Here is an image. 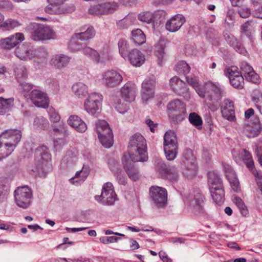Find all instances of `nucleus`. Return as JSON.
I'll return each instance as SVG.
<instances>
[{"mask_svg": "<svg viewBox=\"0 0 262 262\" xmlns=\"http://www.w3.org/2000/svg\"><path fill=\"white\" fill-rule=\"evenodd\" d=\"M10 184L8 181H0V203L7 200L10 192Z\"/></svg>", "mask_w": 262, "mask_h": 262, "instance_id": "40", "label": "nucleus"}, {"mask_svg": "<svg viewBox=\"0 0 262 262\" xmlns=\"http://www.w3.org/2000/svg\"><path fill=\"white\" fill-rule=\"evenodd\" d=\"M252 100L254 102L257 108L262 114V92L259 90H255L252 95Z\"/></svg>", "mask_w": 262, "mask_h": 262, "instance_id": "46", "label": "nucleus"}, {"mask_svg": "<svg viewBox=\"0 0 262 262\" xmlns=\"http://www.w3.org/2000/svg\"><path fill=\"white\" fill-rule=\"evenodd\" d=\"M21 25V24L17 20L8 19L0 24V28L3 31H9Z\"/></svg>", "mask_w": 262, "mask_h": 262, "instance_id": "47", "label": "nucleus"}, {"mask_svg": "<svg viewBox=\"0 0 262 262\" xmlns=\"http://www.w3.org/2000/svg\"><path fill=\"white\" fill-rule=\"evenodd\" d=\"M83 54L95 61L97 63L100 61V56L98 52L92 48L86 47V45L82 50Z\"/></svg>", "mask_w": 262, "mask_h": 262, "instance_id": "43", "label": "nucleus"}, {"mask_svg": "<svg viewBox=\"0 0 262 262\" xmlns=\"http://www.w3.org/2000/svg\"><path fill=\"white\" fill-rule=\"evenodd\" d=\"M77 161V159H74V158L65 155L61 160L60 168L62 169H67L74 165H75Z\"/></svg>", "mask_w": 262, "mask_h": 262, "instance_id": "51", "label": "nucleus"}, {"mask_svg": "<svg viewBox=\"0 0 262 262\" xmlns=\"http://www.w3.org/2000/svg\"><path fill=\"white\" fill-rule=\"evenodd\" d=\"M232 154L234 160L237 164H241L244 163L256 178L262 180V173L256 169L252 155L248 150L246 149L238 150L234 149L232 151Z\"/></svg>", "mask_w": 262, "mask_h": 262, "instance_id": "5", "label": "nucleus"}, {"mask_svg": "<svg viewBox=\"0 0 262 262\" xmlns=\"http://www.w3.org/2000/svg\"><path fill=\"white\" fill-rule=\"evenodd\" d=\"M221 113L223 117L229 121L235 122L236 117L234 102L228 99H224L221 105Z\"/></svg>", "mask_w": 262, "mask_h": 262, "instance_id": "23", "label": "nucleus"}, {"mask_svg": "<svg viewBox=\"0 0 262 262\" xmlns=\"http://www.w3.org/2000/svg\"><path fill=\"white\" fill-rule=\"evenodd\" d=\"M190 70L189 66L185 61H180L177 64L176 71L180 74H187Z\"/></svg>", "mask_w": 262, "mask_h": 262, "instance_id": "55", "label": "nucleus"}, {"mask_svg": "<svg viewBox=\"0 0 262 262\" xmlns=\"http://www.w3.org/2000/svg\"><path fill=\"white\" fill-rule=\"evenodd\" d=\"M137 91L136 85L128 82L120 90L121 97L127 102H132L135 99Z\"/></svg>", "mask_w": 262, "mask_h": 262, "instance_id": "26", "label": "nucleus"}, {"mask_svg": "<svg viewBox=\"0 0 262 262\" xmlns=\"http://www.w3.org/2000/svg\"><path fill=\"white\" fill-rule=\"evenodd\" d=\"M243 132L248 138L256 137L262 132V124L257 116H254L249 124L245 125Z\"/></svg>", "mask_w": 262, "mask_h": 262, "instance_id": "20", "label": "nucleus"}, {"mask_svg": "<svg viewBox=\"0 0 262 262\" xmlns=\"http://www.w3.org/2000/svg\"><path fill=\"white\" fill-rule=\"evenodd\" d=\"M49 119L51 121L58 122L60 119L59 114L53 108H49L48 111Z\"/></svg>", "mask_w": 262, "mask_h": 262, "instance_id": "62", "label": "nucleus"}, {"mask_svg": "<svg viewBox=\"0 0 262 262\" xmlns=\"http://www.w3.org/2000/svg\"><path fill=\"white\" fill-rule=\"evenodd\" d=\"M225 72L229 79L230 83L233 88L238 90L244 88V78L237 67L231 66L227 69Z\"/></svg>", "mask_w": 262, "mask_h": 262, "instance_id": "17", "label": "nucleus"}, {"mask_svg": "<svg viewBox=\"0 0 262 262\" xmlns=\"http://www.w3.org/2000/svg\"><path fill=\"white\" fill-rule=\"evenodd\" d=\"M222 166L227 180H238L237 174L231 165L225 162H222Z\"/></svg>", "mask_w": 262, "mask_h": 262, "instance_id": "36", "label": "nucleus"}, {"mask_svg": "<svg viewBox=\"0 0 262 262\" xmlns=\"http://www.w3.org/2000/svg\"><path fill=\"white\" fill-rule=\"evenodd\" d=\"M21 138V131L15 129H7L0 134V139L14 149L17 147Z\"/></svg>", "mask_w": 262, "mask_h": 262, "instance_id": "18", "label": "nucleus"}, {"mask_svg": "<svg viewBox=\"0 0 262 262\" xmlns=\"http://www.w3.org/2000/svg\"><path fill=\"white\" fill-rule=\"evenodd\" d=\"M155 54L158 58V62L160 66H162V60L164 56V48L162 46H158L155 51Z\"/></svg>", "mask_w": 262, "mask_h": 262, "instance_id": "60", "label": "nucleus"}, {"mask_svg": "<svg viewBox=\"0 0 262 262\" xmlns=\"http://www.w3.org/2000/svg\"><path fill=\"white\" fill-rule=\"evenodd\" d=\"M16 205L23 209L29 208L33 200L32 189L27 185L17 187L13 193Z\"/></svg>", "mask_w": 262, "mask_h": 262, "instance_id": "9", "label": "nucleus"}, {"mask_svg": "<svg viewBox=\"0 0 262 262\" xmlns=\"http://www.w3.org/2000/svg\"><path fill=\"white\" fill-rule=\"evenodd\" d=\"M103 96L98 93H91L84 103L85 110L90 114L94 115L101 108Z\"/></svg>", "mask_w": 262, "mask_h": 262, "instance_id": "16", "label": "nucleus"}, {"mask_svg": "<svg viewBox=\"0 0 262 262\" xmlns=\"http://www.w3.org/2000/svg\"><path fill=\"white\" fill-rule=\"evenodd\" d=\"M171 90L178 95L187 97L189 95L187 84L178 76H174L169 81Z\"/></svg>", "mask_w": 262, "mask_h": 262, "instance_id": "22", "label": "nucleus"}, {"mask_svg": "<svg viewBox=\"0 0 262 262\" xmlns=\"http://www.w3.org/2000/svg\"><path fill=\"white\" fill-rule=\"evenodd\" d=\"M128 152L130 159L124 155L122 158L123 168L129 178L132 180H138L141 175L138 169L132 162H145L148 160L147 145L145 138L140 134L133 135L129 142Z\"/></svg>", "mask_w": 262, "mask_h": 262, "instance_id": "1", "label": "nucleus"}, {"mask_svg": "<svg viewBox=\"0 0 262 262\" xmlns=\"http://www.w3.org/2000/svg\"><path fill=\"white\" fill-rule=\"evenodd\" d=\"M27 29L28 30H32L31 37L34 41L49 40L53 38L55 35L54 30L46 25L31 23Z\"/></svg>", "mask_w": 262, "mask_h": 262, "instance_id": "7", "label": "nucleus"}, {"mask_svg": "<svg viewBox=\"0 0 262 262\" xmlns=\"http://www.w3.org/2000/svg\"><path fill=\"white\" fill-rule=\"evenodd\" d=\"M72 92L74 95L79 98L85 97L88 94V88L87 85L82 82L76 83L72 87Z\"/></svg>", "mask_w": 262, "mask_h": 262, "instance_id": "35", "label": "nucleus"}, {"mask_svg": "<svg viewBox=\"0 0 262 262\" xmlns=\"http://www.w3.org/2000/svg\"><path fill=\"white\" fill-rule=\"evenodd\" d=\"M35 168L31 169L35 178H45L47 173L52 170L51 155L49 148L41 145L35 149L34 152Z\"/></svg>", "mask_w": 262, "mask_h": 262, "instance_id": "3", "label": "nucleus"}, {"mask_svg": "<svg viewBox=\"0 0 262 262\" xmlns=\"http://www.w3.org/2000/svg\"><path fill=\"white\" fill-rule=\"evenodd\" d=\"M138 19L148 24L153 23L152 13L149 11H144L140 13L137 16Z\"/></svg>", "mask_w": 262, "mask_h": 262, "instance_id": "53", "label": "nucleus"}, {"mask_svg": "<svg viewBox=\"0 0 262 262\" xmlns=\"http://www.w3.org/2000/svg\"><path fill=\"white\" fill-rule=\"evenodd\" d=\"M19 83V89L24 92L28 93L33 89V85L32 84L26 82L25 80L18 81Z\"/></svg>", "mask_w": 262, "mask_h": 262, "instance_id": "63", "label": "nucleus"}, {"mask_svg": "<svg viewBox=\"0 0 262 262\" xmlns=\"http://www.w3.org/2000/svg\"><path fill=\"white\" fill-rule=\"evenodd\" d=\"M118 46L120 54L124 59H126V56L129 52V46L127 41L124 38H121L119 40Z\"/></svg>", "mask_w": 262, "mask_h": 262, "instance_id": "44", "label": "nucleus"}, {"mask_svg": "<svg viewBox=\"0 0 262 262\" xmlns=\"http://www.w3.org/2000/svg\"><path fill=\"white\" fill-rule=\"evenodd\" d=\"M132 39L137 45H142L146 41V36L143 32L140 29L132 31Z\"/></svg>", "mask_w": 262, "mask_h": 262, "instance_id": "42", "label": "nucleus"}, {"mask_svg": "<svg viewBox=\"0 0 262 262\" xmlns=\"http://www.w3.org/2000/svg\"><path fill=\"white\" fill-rule=\"evenodd\" d=\"M188 83L192 86L200 97L205 99V102L211 111H216L220 106L222 90L219 83L208 82L200 84L196 77L187 76Z\"/></svg>", "mask_w": 262, "mask_h": 262, "instance_id": "2", "label": "nucleus"}, {"mask_svg": "<svg viewBox=\"0 0 262 262\" xmlns=\"http://www.w3.org/2000/svg\"><path fill=\"white\" fill-rule=\"evenodd\" d=\"M108 165L110 170L114 173H119L121 170L118 168V163L114 159L108 160Z\"/></svg>", "mask_w": 262, "mask_h": 262, "instance_id": "61", "label": "nucleus"}, {"mask_svg": "<svg viewBox=\"0 0 262 262\" xmlns=\"http://www.w3.org/2000/svg\"><path fill=\"white\" fill-rule=\"evenodd\" d=\"M242 74L249 81L257 83L259 81V76L254 71L253 68L247 62L242 61L241 63Z\"/></svg>", "mask_w": 262, "mask_h": 262, "instance_id": "27", "label": "nucleus"}, {"mask_svg": "<svg viewBox=\"0 0 262 262\" xmlns=\"http://www.w3.org/2000/svg\"><path fill=\"white\" fill-rule=\"evenodd\" d=\"M15 53L21 60H27L35 57L34 51L28 45H23L17 48Z\"/></svg>", "mask_w": 262, "mask_h": 262, "instance_id": "30", "label": "nucleus"}, {"mask_svg": "<svg viewBox=\"0 0 262 262\" xmlns=\"http://www.w3.org/2000/svg\"><path fill=\"white\" fill-rule=\"evenodd\" d=\"M110 194L115 195L116 193L114 190L113 184L111 182H107L103 186L101 195H95V199L99 203L102 200L108 198Z\"/></svg>", "mask_w": 262, "mask_h": 262, "instance_id": "34", "label": "nucleus"}, {"mask_svg": "<svg viewBox=\"0 0 262 262\" xmlns=\"http://www.w3.org/2000/svg\"><path fill=\"white\" fill-rule=\"evenodd\" d=\"M96 129L101 144L106 148L111 147L114 142V136L108 123L105 120H99L96 123Z\"/></svg>", "mask_w": 262, "mask_h": 262, "instance_id": "10", "label": "nucleus"}, {"mask_svg": "<svg viewBox=\"0 0 262 262\" xmlns=\"http://www.w3.org/2000/svg\"><path fill=\"white\" fill-rule=\"evenodd\" d=\"M9 38L11 40L10 42L14 48L25 39L24 35L21 33H17L15 35L9 37Z\"/></svg>", "mask_w": 262, "mask_h": 262, "instance_id": "57", "label": "nucleus"}, {"mask_svg": "<svg viewBox=\"0 0 262 262\" xmlns=\"http://www.w3.org/2000/svg\"><path fill=\"white\" fill-rule=\"evenodd\" d=\"M185 21V18L183 15L177 14L166 21L165 28L170 32H175L181 28Z\"/></svg>", "mask_w": 262, "mask_h": 262, "instance_id": "25", "label": "nucleus"}, {"mask_svg": "<svg viewBox=\"0 0 262 262\" xmlns=\"http://www.w3.org/2000/svg\"><path fill=\"white\" fill-rule=\"evenodd\" d=\"M164 151L166 159L173 160L178 155V143L175 133L172 130L166 132L164 136Z\"/></svg>", "mask_w": 262, "mask_h": 262, "instance_id": "8", "label": "nucleus"}, {"mask_svg": "<svg viewBox=\"0 0 262 262\" xmlns=\"http://www.w3.org/2000/svg\"><path fill=\"white\" fill-rule=\"evenodd\" d=\"M155 170L160 178L168 180L178 179V170L174 166L167 165L161 160H157L155 161Z\"/></svg>", "mask_w": 262, "mask_h": 262, "instance_id": "14", "label": "nucleus"}, {"mask_svg": "<svg viewBox=\"0 0 262 262\" xmlns=\"http://www.w3.org/2000/svg\"><path fill=\"white\" fill-rule=\"evenodd\" d=\"M189 121L197 129H200L202 128V119L196 113H191L189 114Z\"/></svg>", "mask_w": 262, "mask_h": 262, "instance_id": "50", "label": "nucleus"}, {"mask_svg": "<svg viewBox=\"0 0 262 262\" xmlns=\"http://www.w3.org/2000/svg\"><path fill=\"white\" fill-rule=\"evenodd\" d=\"M156 79L154 76L147 77L142 83L141 96L144 101L152 98L155 94Z\"/></svg>", "mask_w": 262, "mask_h": 262, "instance_id": "21", "label": "nucleus"}, {"mask_svg": "<svg viewBox=\"0 0 262 262\" xmlns=\"http://www.w3.org/2000/svg\"><path fill=\"white\" fill-rule=\"evenodd\" d=\"M224 36L227 43L237 52L244 55H246L247 52L246 49L235 36L228 32L224 33Z\"/></svg>", "mask_w": 262, "mask_h": 262, "instance_id": "29", "label": "nucleus"}, {"mask_svg": "<svg viewBox=\"0 0 262 262\" xmlns=\"http://www.w3.org/2000/svg\"><path fill=\"white\" fill-rule=\"evenodd\" d=\"M90 171V166L84 164L81 170L77 171L75 176L72 177L69 180H74L75 178L79 179V180H85L89 176Z\"/></svg>", "mask_w": 262, "mask_h": 262, "instance_id": "48", "label": "nucleus"}, {"mask_svg": "<svg viewBox=\"0 0 262 262\" xmlns=\"http://www.w3.org/2000/svg\"><path fill=\"white\" fill-rule=\"evenodd\" d=\"M11 40L9 37L2 39L0 40V47L1 48L10 50L13 48V45L11 43Z\"/></svg>", "mask_w": 262, "mask_h": 262, "instance_id": "64", "label": "nucleus"}, {"mask_svg": "<svg viewBox=\"0 0 262 262\" xmlns=\"http://www.w3.org/2000/svg\"><path fill=\"white\" fill-rule=\"evenodd\" d=\"M49 88L53 91L54 93H57L59 90V82L56 79L50 78L47 80Z\"/></svg>", "mask_w": 262, "mask_h": 262, "instance_id": "59", "label": "nucleus"}, {"mask_svg": "<svg viewBox=\"0 0 262 262\" xmlns=\"http://www.w3.org/2000/svg\"><path fill=\"white\" fill-rule=\"evenodd\" d=\"M80 39L74 34L72 36L68 45V48L72 52H77L83 50L85 43L80 42Z\"/></svg>", "mask_w": 262, "mask_h": 262, "instance_id": "37", "label": "nucleus"}, {"mask_svg": "<svg viewBox=\"0 0 262 262\" xmlns=\"http://www.w3.org/2000/svg\"><path fill=\"white\" fill-rule=\"evenodd\" d=\"M14 73L17 82L25 80L28 77V71L24 65L16 66L14 69Z\"/></svg>", "mask_w": 262, "mask_h": 262, "instance_id": "38", "label": "nucleus"}, {"mask_svg": "<svg viewBox=\"0 0 262 262\" xmlns=\"http://www.w3.org/2000/svg\"><path fill=\"white\" fill-rule=\"evenodd\" d=\"M14 150V148L0 139V161L9 157Z\"/></svg>", "mask_w": 262, "mask_h": 262, "instance_id": "41", "label": "nucleus"}, {"mask_svg": "<svg viewBox=\"0 0 262 262\" xmlns=\"http://www.w3.org/2000/svg\"><path fill=\"white\" fill-rule=\"evenodd\" d=\"M149 195L152 203L157 208H164L167 206V192L165 188L152 186L149 188Z\"/></svg>", "mask_w": 262, "mask_h": 262, "instance_id": "12", "label": "nucleus"}, {"mask_svg": "<svg viewBox=\"0 0 262 262\" xmlns=\"http://www.w3.org/2000/svg\"><path fill=\"white\" fill-rule=\"evenodd\" d=\"M67 0H48L50 3V5L47 6L45 10L46 12L52 14L55 13V10L53 9V7L55 6H59L63 4Z\"/></svg>", "mask_w": 262, "mask_h": 262, "instance_id": "54", "label": "nucleus"}, {"mask_svg": "<svg viewBox=\"0 0 262 262\" xmlns=\"http://www.w3.org/2000/svg\"><path fill=\"white\" fill-rule=\"evenodd\" d=\"M14 99H5L0 97V115H4L7 113L13 105Z\"/></svg>", "mask_w": 262, "mask_h": 262, "instance_id": "39", "label": "nucleus"}, {"mask_svg": "<svg viewBox=\"0 0 262 262\" xmlns=\"http://www.w3.org/2000/svg\"><path fill=\"white\" fill-rule=\"evenodd\" d=\"M30 98L31 102L37 107H48V98L45 93L38 90H33L30 94Z\"/></svg>", "mask_w": 262, "mask_h": 262, "instance_id": "24", "label": "nucleus"}, {"mask_svg": "<svg viewBox=\"0 0 262 262\" xmlns=\"http://www.w3.org/2000/svg\"><path fill=\"white\" fill-rule=\"evenodd\" d=\"M71 57L64 54H57L53 56L50 60V63L56 69H61L68 66Z\"/></svg>", "mask_w": 262, "mask_h": 262, "instance_id": "32", "label": "nucleus"}, {"mask_svg": "<svg viewBox=\"0 0 262 262\" xmlns=\"http://www.w3.org/2000/svg\"><path fill=\"white\" fill-rule=\"evenodd\" d=\"M167 114L171 122L179 124L187 116L185 104L178 99L170 101L167 105Z\"/></svg>", "mask_w": 262, "mask_h": 262, "instance_id": "4", "label": "nucleus"}, {"mask_svg": "<svg viewBox=\"0 0 262 262\" xmlns=\"http://www.w3.org/2000/svg\"><path fill=\"white\" fill-rule=\"evenodd\" d=\"M206 198L199 188H195L193 194L186 197L185 203L188 205L195 215L205 213L204 205Z\"/></svg>", "mask_w": 262, "mask_h": 262, "instance_id": "6", "label": "nucleus"}, {"mask_svg": "<svg viewBox=\"0 0 262 262\" xmlns=\"http://www.w3.org/2000/svg\"><path fill=\"white\" fill-rule=\"evenodd\" d=\"M122 80V76L116 70H107L102 74V83L107 88L117 86L121 84Z\"/></svg>", "mask_w": 262, "mask_h": 262, "instance_id": "19", "label": "nucleus"}, {"mask_svg": "<svg viewBox=\"0 0 262 262\" xmlns=\"http://www.w3.org/2000/svg\"><path fill=\"white\" fill-rule=\"evenodd\" d=\"M182 161L185 167L183 171L184 176L188 179H193L196 174L198 168L196 158L192 149L186 148L184 150Z\"/></svg>", "mask_w": 262, "mask_h": 262, "instance_id": "11", "label": "nucleus"}, {"mask_svg": "<svg viewBox=\"0 0 262 262\" xmlns=\"http://www.w3.org/2000/svg\"><path fill=\"white\" fill-rule=\"evenodd\" d=\"M210 193H216L220 190H224L222 181H210L208 183Z\"/></svg>", "mask_w": 262, "mask_h": 262, "instance_id": "56", "label": "nucleus"}, {"mask_svg": "<svg viewBox=\"0 0 262 262\" xmlns=\"http://www.w3.org/2000/svg\"><path fill=\"white\" fill-rule=\"evenodd\" d=\"M155 170L160 178L168 180L178 179V170L174 166L167 165L161 160H157L155 161Z\"/></svg>", "mask_w": 262, "mask_h": 262, "instance_id": "13", "label": "nucleus"}, {"mask_svg": "<svg viewBox=\"0 0 262 262\" xmlns=\"http://www.w3.org/2000/svg\"><path fill=\"white\" fill-rule=\"evenodd\" d=\"M212 198L216 204L221 205L224 201V190H220L216 193H211Z\"/></svg>", "mask_w": 262, "mask_h": 262, "instance_id": "58", "label": "nucleus"}, {"mask_svg": "<svg viewBox=\"0 0 262 262\" xmlns=\"http://www.w3.org/2000/svg\"><path fill=\"white\" fill-rule=\"evenodd\" d=\"M35 57L39 61L38 62H43L46 61L48 57V52L44 47H39L34 51Z\"/></svg>", "mask_w": 262, "mask_h": 262, "instance_id": "52", "label": "nucleus"}, {"mask_svg": "<svg viewBox=\"0 0 262 262\" xmlns=\"http://www.w3.org/2000/svg\"><path fill=\"white\" fill-rule=\"evenodd\" d=\"M49 125L48 120L42 116L36 117L33 122V126L36 129L45 130Z\"/></svg>", "mask_w": 262, "mask_h": 262, "instance_id": "49", "label": "nucleus"}, {"mask_svg": "<svg viewBox=\"0 0 262 262\" xmlns=\"http://www.w3.org/2000/svg\"><path fill=\"white\" fill-rule=\"evenodd\" d=\"M68 124L77 132L84 133L87 129L85 123L78 116L71 115L67 121Z\"/></svg>", "mask_w": 262, "mask_h": 262, "instance_id": "31", "label": "nucleus"}, {"mask_svg": "<svg viewBox=\"0 0 262 262\" xmlns=\"http://www.w3.org/2000/svg\"><path fill=\"white\" fill-rule=\"evenodd\" d=\"M126 59L134 67H140L144 63L145 57L140 50L135 49L129 52L125 60Z\"/></svg>", "mask_w": 262, "mask_h": 262, "instance_id": "28", "label": "nucleus"}, {"mask_svg": "<svg viewBox=\"0 0 262 262\" xmlns=\"http://www.w3.org/2000/svg\"><path fill=\"white\" fill-rule=\"evenodd\" d=\"M118 8L115 2H105L94 5L89 9V13L93 15H105L113 13Z\"/></svg>", "mask_w": 262, "mask_h": 262, "instance_id": "15", "label": "nucleus"}, {"mask_svg": "<svg viewBox=\"0 0 262 262\" xmlns=\"http://www.w3.org/2000/svg\"><path fill=\"white\" fill-rule=\"evenodd\" d=\"M85 27L80 28L79 32L74 34L76 38L77 37L80 41L89 40L93 38L95 35L96 31L93 27H88L86 29L85 28Z\"/></svg>", "mask_w": 262, "mask_h": 262, "instance_id": "33", "label": "nucleus"}, {"mask_svg": "<svg viewBox=\"0 0 262 262\" xmlns=\"http://www.w3.org/2000/svg\"><path fill=\"white\" fill-rule=\"evenodd\" d=\"M113 105L120 113L123 114L127 110L126 104L121 103V100L117 96L113 95L111 98Z\"/></svg>", "mask_w": 262, "mask_h": 262, "instance_id": "45", "label": "nucleus"}]
</instances>
